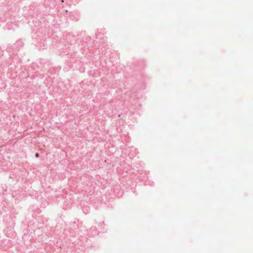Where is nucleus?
<instances>
[{"label":"nucleus","instance_id":"f257e3e1","mask_svg":"<svg viewBox=\"0 0 253 253\" xmlns=\"http://www.w3.org/2000/svg\"><path fill=\"white\" fill-rule=\"evenodd\" d=\"M35 156L37 157V158H38L39 157V153H37L35 155Z\"/></svg>","mask_w":253,"mask_h":253}]
</instances>
